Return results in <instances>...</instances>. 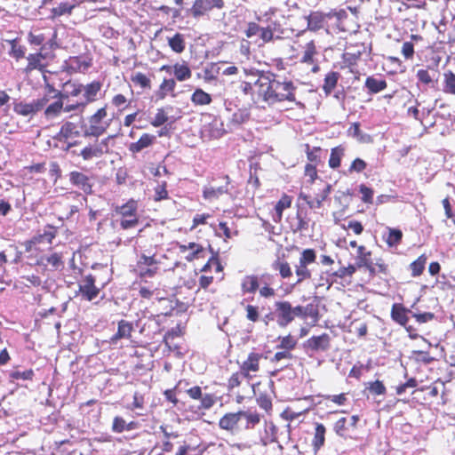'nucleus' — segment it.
<instances>
[{
  "instance_id": "obj_45",
  "label": "nucleus",
  "mask_w": 455,
  "mask_h": 455,
  "mask_svg": "<svg viewBox=\"0 0 455 455\" xmlns=\"http://www.w3.org/2000/svg\"><path fill=\"white\" fill-rule=\"evenodd\" d=\"M33 376H34V371L31 369L26 370L23 371L15 370V371H12L10 372V378L12 379L28 380V379H32Z\"/></svg>"
},
{
  "instance_id": "obj_21",
  "label": "nucleus",
  "mask_w": 455,
  "mask_h": 455,
  "mask_svg": "<svg viewBox=\"0 0 455 455\" xmlns=\"http://www.w3.org/2000/svg\"><path fill=\"white\" fill-rule=\"evenodd\" d=\"M325 432L326 428L323 424L317 423L315 425V435L312 441L315 451H318L324 444Z\"/></svg>"
},
{
  "instance_id": "obj_64",
  "label": "nucleus",
  "mask_w": 455,
  "mask_h": 455,
  "mask_svg": "<svg viewBox=\"0 0 455 455\" xmlns=\"http://www.w3.org/2000/svg\"><path fill=\"white\" fill-rule=\"evenodd\" d=\"M201 399V407L204 409H210L213 406L215 400L213 396L210 394H206L202 395Z\"/></svg>"
},
{
  "instance_id": "obj_57",
  "label": "nucleus",
  "mask_w": 455,
  "mask_h": 455,
  "mask_svg": "<svg viewBox=\"0 0 455 455\" xmlns=\"http://www.w3.org/2000/svg\"><path fill=\"white\" fill-rule=\"evenodd\" d=\"M305 175L309 178L308 181L313 183L318 178L315 165L307 164L305 166Z\"/></svg>"
},
{
  "instance_id": "obj_51",
  "label": "nucleus",
  "mask_w": 455,
  "mask_h": 455,
  "mask_svg": "<svg viewBox=\"0 0 455 455\" xmlns=\"http://www.w3.org/2000/svg\"><path fill=\"white\" fill-rule=\"evenodd\" d=\"M126 428V421L119 416H116L113 419L112 431L114 433H122Z\"/></svg>"
},
{
  "instance_id": "obj_19",
  "label": "nucleus",
  "mask_w": 455,
  "mask_h": 455,
  "mask_svg": "<svg viewBox=\"0 0 455 455\" xmlns=\"http://www.w3.org/2000/svg\"><path fill=\"white\" fill-rule=\"evenodd\" d=\"M103 155H105L104 152L97 143L93 145H88L80 153V156L85 161L92 160V158H100Z\"/></svg>"
},
{
  "instance_id": "obj_30",
  "label": "nucleus",
  "mask_w": 455,
  "mask_h": 455,
  "mask_svg": "<svg viewBox=\"0 0 455 455\" xmlns=\"http://www.w3.org/2000/svg\"><path fill=\"white\" fill-rule=\"evenodd\" d=\"M136 202L133 200L129 201L128 203L116 207V212L122 215L124 218L126 217H134L136 214Z\"/></svg>"
},
{
  "instance_id": "obj_14",
  "label": "nucleus",
  "mask_w": 455,
  "mask_h": 455,
  "mask_svg": "<svg viewBox=\"0 0 455 455\" xmlns=\"http://www.w3.org/2000/svg\"><path fill=\"white\" fill-rule=\"evenodd\" d=\"M133 331L132 323L125 321L121 320L118 322V327L117 331L113 337L111 338V342L113 344H116L118 339H129L132 336V332Z\"/></svg>"
},
{
  "instance_id": "obj_28",
  "label": "nucleus",
  "mask_w": 455,
  "mask_h": 455,
  "mask_svg": "<svg viewBox=\"0 0 455 455\" xmlns=\"http://www.w3.org/2000/svg\"><path fill=\"white\" fill-rule=\"evenodd\" d=\"M191 101L195 105H208L212 102V97L202 89H196L191 96Z\"/></svg>"
},
{
  "instance_id": "obj_12",
  "label": "nucleus",
  "mask_w": 455,
  "mask_h": 455,
  "mask_svg": "<svg viewBox=\"0 0 455 455\" xmlns=\"http://www.w3.org/2000/svg\"><path fill=\"white\" fill-rule=\"evenodd\" d=\"M224 180H225V185H223V186H220L218 188H214V187L204 188V189L203 191V196H204V199H206V200L216 199V198H219L223 194H228V185H229V177L225 176Z\"/></svg>"
},
{
  "instance_id": "obj_35",
  "label": "nucleus",
  "mask_w": 455,
  "mask_h": 455,
  "mask_svg": "<svg viewBox=\"0 0 455 455\" xmlns=\"http://www.w3.org/2000/svg\"><path fill=\"white\" fill-rule=\"evenodd\" d=\"M76 7V4L69 3H60L57 7L52 8V13L53 16H62L65 14H71L73 9Z\"/></svg>"
},
{
  "instance_id": "obj_55",
  "label": "nucleus",
  "mask_w": 455,
  "mask_h": 455,
  "mask_svg": "<svg viewBox=\"0 0 455 455\" xmlns=\"http://www.w3.org/2000/svg\"><path fill=\"white\" fill-rule=\"evenodd\" d=\"M182 248L192 250V257L187 256L186 259L188 261L193 260L196 258H199V254L203 252L204 249L201 245L196 244L195 243H189L188 246H183Z\"/></svg>"
},
{
  "instance_id": "obj_23",
  "label": "nucleus",
  "mask_w": 455,
  "mask_h": 455,
  "mask_svg": "<svg viewBox=\"0 0 455 455\" xmlns=\"http://www.w3.org/2000/svg\"><path fill=\"white\" fill-rule=\"evenodd\" d=\"M212 9H213V6L210 4L209 0H196L191 8V13L196 18L204 15Z\"/></svg>"
},
{
  "instance_id": "obj_7",
  "label": "nucleus",
  "mask_w": 455,
  "mask_h": 455,
  "mask_svg": "<svg viewBox=\"0 0 455 455\" xmlns=\"http://www.w3.org/2000/svg\"><path fill=\"white\" fill-rule=\"evenodd\" d=\"M331 338L327 333H323L319 336H313L309 338L305 347L311 349L312 351H326L330 348Z\"/></svg>"
},
{
  "instance_id": "obj_63",
  "label": "nucleus",
  "mask_w": 455,
  "mask_h": 455,
  "mask_svg": "<svg viewBox=\"0 0 455 455\" xmlns=\"http://www.w3.org/2000/svg\"><path fill=\"white\" fill-rule=\"evenodd\" d=\"M260 30H261V27H259L257 23L250 22L248 24V28L245 30V35L247 37L250 38V37H252L253 36L258 35Z\"/></svg>"
},
{
  "instance_id": "obj_54",
  "label": "nucleus",
  "mask_w": 455,
  "mask_h": 455,
  "mask_svg": "<svg viewBox=\"0 0 455 455\" xmlns=\"http://www.w3.org/2000/svg\"><path fill=\"white\" fill-rule=\"evenodd\" d=\"M331 191V185L327 184L325 188L323 189L321 194L316 195L315 196V203H316V208H320L322 206V204L323 201L326 200V198L329 196Z\"/></svg>"
},
{
  "instance_id": "obj_26",
  "label": "nucleus",
  "mask_w": 455,
  "mask_h": 455,
  "mask_svg": "<svg viewBox=\"0 0 455 455\" xmlns=\"http://www.w3.org/2000/svg\"><path fill=\"white\" fill-rule=\"evenodd\" d=\"M168 44L173 52L181 53L185 50V37L176 33L172 37L168 38Z\"/></svg>"
},
{
  "instance_id": "obj_22",
  "label": "nucleus",
  "mask_w": 455,
  "mask_h": 455,
  "mask_svg": "<svg viewBox=\"0 0 455 455\" xmlns=\"http://www.w3.org/2000/svg\"><path fill=\"white\" fill-rule=\"evenodd\" d=\"M291 204V198L287 195H283L275 206V215L273 218L275 222H278L281 220L283 217V212L285 209L289 208Z\"/></svg>"
},
{
  "instance_id": "obj_31",
  "label": "nucleus",
  "mask_w": 455,
  "mask_h": 455,
  "mask_svg": "<svg viewBox=\"0 0 455 455\" xmlns=\"http://www.w3.org/2000/svg\"><path fill=\"white\" fill-rule=\"evenodd\" d=\"M63 108V100H57L50 104L44 110V116L48 119L58 116Z\"/></svg>"
},
{
  "instance_id": "obj_17",
  "label": "nucleus",
  "mask_w": 455,
  "mask_h": 455,
  "mask_svg": "<svg viewBox=\"0 0 455 455\" xmlns=\"http://www.w3.org/2000/svg\"><path fill=\"white\" fill-rule=\"evenodd\" d=\"M45 58V55L41 51L37 53L29 54L27 57L28 65L25 68L26 72H31L34 69H43L44 66L42 63V60Z\"/></svg>"
},
{
  "instance_id": "obj_8",
  "label": "nucleus",
  "mask_w": 455,
  "mask_h": 455,
  "mask_svg": "<svg viewBox=\"0 0 455 455\" xmlns=\"http://www.w3.org/2000/svg\"><path fill=\"white\" fill-rule=\"evenodd\" d=\"M260 358H261V355H259V354H257V353H250L249 354L247 360H245L240 367L241 373L244 378L250 379L251 371L257 372L259 371V362Z\"/></svg>"
},
{
  "instance_id": "obj_60",
  "label": "nucleus",
  "mask_w": 455,
  "mask_h": 455,
  "mask_svg": "<svg viewBox=\"0 0 455 455\" xmlns=\"http://www.w3.org/2000/svg\"><path fill=\"white\" fill-rule=\"evenodd\" d=\"M402 53L405 59H411L414 54L413 44L411 42H404L402 46Z\"/></svg>"
},
{
  "instance_id": "obj_32",
  "label": "nucleus",
  "mask_w": 455,
  "mask_h": 455,
  "mask_svg": "<svg viewBox=\"0 0 455 455\" xmlns=\"http://www.w3.org/2000/svg\"><path fill=\"white\" fill-rule=\"evenodd\" d=\"M316 53V49L314 41L308 42L305 45V51L302 56V62L311 64L314 62V55Z\"/></svg>"
},
{
  "instance_id": "obj_61",
  "label": "nucleus",
  "mask_w": 455,
  "mask_h": 455,
  "mask_svg": "<svg viewBox=\"0 0 455 455\" xmlns=\"http://www.w3.org/2000/svg\"><path fill=\"white\" fill-rule=\"evenodd\" d=\"M49 100H50L49 97L47 95H44V97H42L40 99L33 100L31 103L33 105V108H35V112L36 113V112L42 110L46 106Z\"/></svg>"
},
{
  "instance_id": "obj_47",
  "label": "nucleus",
  "mask_w": 455,
  "mask_h": 455,
  "mask_svg": "<svg viewBox=\"0 0 455 455\" xmlns=\"http://www.w3.org/2000/svg\"><path fill=\"white\" fill-rule=\"evenodd\" d=\"M367 167V164L365 163L364 160L361 159V158H355L349 169H348V172L349 173H353V172H362L365 168Z\"/></svg>"
},
{
  "instance_id": "obj_3",
  "label": "nucleus",
  "mask_w": 455,
  "mask_h": 455,
  "mask_svg": "<svg viewBox=\"0 0 455 455\" xmlns=\"http://www.w3.org/2000/svg\"><path fill=\"white\" fill-rule=\"evenodd\" d=\"M73 121H68L64 123L57 135V138L60 140L62 139L68 140L73 137H78L83 132L84 120L82 115L71 116Z\"/></svg>"
},
{
  "instance_id": "obj_49",
  "label": "nucleus",
  "mask_w": 455,
  "mask_h": 455,
  "mask_svg": "<svg viewBox=\"0 0 455 455\" xmlns=\"http://www.w3.org/2000/svg\"><path fill=\"white\" fill-rule=\"evenodd\" d=\"M361 52H345L343 53L342 59L347 66L351 67L356 64L357 60L360 59Z\"/></svg>"
},
{
  "instance_id": "obj_38",
  "label": "nucleus",
  "mask_w": 455,
  "mask_h": 455,
  "mask_svg": "<svg viewBox=\"0 0 455 455\" xmlns=\"http://www.w3.org/2000/svg\"><path fill=\"white\" fill-rule=\"evenodd\" d=\"M132 81L134 84L140 85L141 88H150V79L143 73L137 72L132 76Z\"/></svg>"
},
{
  "instance_id": "obj_10",
  "label": "nucleus",
  "mask_w": 455,
  "mask_h": 455,
  "mask_svg": "<svg viewBox=\"0 0 455 455\" xmlns=\"http://www.w3.org/2000/svg\"><path fill=\"white\" fill-rule=\"evenodd\" d=\"M243 415H244V411H243L227 413L220 419L219 426L221 429L233 432L239 420L243 418Z\"/></svg>"
},
{
  "instance_id": "obj_15",
  "label": "nucleus",
  "mask_w": 455,
  "mask_h": 455,
  "mask_svg": "<svg viewBox=\"0 0 455 455\" xmlns=\"http://www.w3.org/2000/svg\"><path fill=\"white\" fill-rule=\"evenodd\" d=\"M156 140V137L152 134L144 133L139 139L138 141L132 143L129 147V150L132 153H139L146 148H148Z\"/></svg>"
},
{
  "instance_id": "obj_58",
  "label": "nucleus",
  "mask_w": 455,
  "mask_h": 455,
  "mask_svg": "<svg viewBox=\"0 0 455 455\" xmlns=\"http://www.w3.org/2000/svg\"><path fill=\"white\" fill-rule=\"evenodd\" d=\"M360 193L363 195L362 200L364 203H371L372 202V196H373V191L371 188L366 187L365 185L362 184L360 186Z\"/></svg>"
},
{
  "instance_id": "obj_44",
  "label": "nucleus",
  "mask_w": 455,
  "mask_h": 455,
  "mask_svg": "<svg viewBox=\"0 0 455 455\" xmlns=\"http://www.w3.org/2000/svg\"><path fill=\"white\" fill-rule=\"evenodd\" d=\"M316 259L315 251L313 249H306L302 251L299 262L306 265L314 263Z\"/></svg>"
},
{
  "instance_id": "obj_2",
  "label": "nucleus",
  "mask_w": 455,
  "mask_h": 455,
  "mask_svg": "<svg viewBox=\"0 0 455 455\" xmlns=\"http://www.w3.org/2000/svg\"><path fill=\"white\" fill-rule=\"evenodd\" d=\"M107 116L106 108H101L98 109V111L91 116L88 119L89 125L84 124V137H100L102 135L108 126L101 124V121L103 118Z\"/></svg>"
},
{
  "instance_id": "obj_1",
  "label": "nucleus",
  "mask_w": 455,
  "mask_h": 455,
  "mask_svg": "<svg viewBox=\"0 0 455 455\" xmlns=\"http://www.w3.org/2000/svg\"><path fill=\"white\" fill-rule=\"evenodd\" d=\"M255 85L258 86L259 97L268 106L289 101L294 102L299 108L303 107V104L295 98L297 87L287 78H282L271 72H260Z\"/></svg>"
},
{
  "instance_id": "obj_43",
  "label": "nucleus",
  "mask_w": 455,
  "mask_h": 455,
  "mask_svg": "<svg viewBox=\"0 0 455 455\" xmlns=\"http://www.w3.org/2000/svg\"><path fill=\"white\" fill-rule=\"evenodd\" d=\"M305 147L308 161L311 163L317 164L320 161L319 154L322 149L319 147H314L311 148L308 144H306Z\"/></svg>"
},
{
  "instance_id": "obj_50",
  "label": "nucleus",
  "mask_w": 455,
  "mask_h": 455,
  "mask_svg": "<svg viewBox=\"0 0 455 455\" xmlns=\"http://www.w3.org/2000/svg\"><path fill=\"white\" fill-rule=\"evenodd\" d=\"M368 389L371 393L377 395H384L386 393V387L384 384L379 380L371 382Z\"/></svg>"
},
{
  "instance_id": "obj_20",
  "label": "nucleus",
  "mask_w": 455,
  "mask_h": 455,
  "mask_svg": "<svg viewBox=\"0 0 455 455\" xmlns=\"http://www.w3.org/2000/svg\"><path fill=\"white\" fill-rule=\"evenodd\" d=\"M259 280L256 275H246L241 283L243 293H254L259 289Z\"/></svg>"
},
{
  "instance_id": "obj_4",
  "label": "nucleus",
  "mask_w": 455,
  "mask_h": 455,
  "mask_svg": "<svg viewBox=\"0 0 455 455\" xmlns=\"http://www.w3.org/2000/svg\"><path fill=\"white\" fill-rule=\"evenodd\" d=\"M327 18H331V13H324L320 11L310 12L308 15L305 16L307 21V28L299 31L297 36L304 34L307 30L316 32L322 29Z\"/></svg>"
},
{
  "instance_id": "obj_11",
  "label": "nucleus",
  "mask_w": 455,
  "mask_h": 455,
  "mask_svg": "<svg viewBox=\"0 0 455 455\" xmlns=\"http://www.w3.org/2000/svg\"><path fill=\"white\" fill-rule=\"evenodd\" d=\"M101 89V84L99 81H93L87 85H84L83 90V100L80 101V105H88L97 100V94Z\"/></svg>"
},
{
  "instance_id": "obj_9",
  "label": "nucleus",
  "mask_w": 455,
  "mask_h": 455,
  "mask_svg": "<svg viewBox=\"0 0 455 455\" xmlns=\"http://www.w3.org/2000/svg\"><path fill=\"white\" fill-rule=\"evenodd\" d=\"M69 180L74 186L82 189L85 194H92V185L90 182L89 177L85 174L76 171L71 172Z\"/></svg>"
},
{
  "instance_id": "obj_53",
  "label": "nucleus",
  "mask_w": 455,
  "mask_h": 455,
  "mask_svg": "<svg viewBox=\"0 0 455 455\" xmlns=\"http://www.w3.org/2000/svg\"><path fill=\"white\" fill-rule=\"evenodd\" d=\"M356 270V267L353 265H349L348 267H341L339 270L333 273V275L344 278L346 276H351Z\"/></svg>"
},
{
  "instance_id": "obj_27",
  "label": "nucleus",
  "mask_w": 455,
  "mask_h": 455,
  "mask_svg": "<svg viewBox=\"0 0 455 455\" xmlns=\"http://www.w3.org/2000/svg\"><path fill=\"white\" fill-rule=\"evenodd\" d=\"M365 86L371 93H378L387 87V83L382 79H376L374 77H368L365 81Z\"/></svg>"
},
{
  "instance_id": "obj_56",
  "label": "nucleus",
  "mask_w": 455,
  "mask_h": 455,
  "mask_svg": "<svg viewBox=\"0 0 455 455\" xmlns=\"http://www.w3.org/2000/svg\"><path fill=\"white\" fill-rule=\"evenodd\" d=\"M297 344L296 339L291 335L285 336L281 339V343L279 347L285 348L287 350H291L295 347Z\"/></svg>"
},
{
  "instance_id": "obj_59",
  "label": "nucleus",
  "mask_w": 455,
  "mask_h": 455,
  "mask_svg": "<svg viewBox=\"0 0 455 455\" xmlns=\"http://www.w3.org/2000/svg\"><path fill=\"white\" fill-rule=\"evenodd\" d=\"M298 226L296 231H306L308 228V220L306 216L302 214V212L298 211L297 212Z\"/></svg>"
},
{
  "instance_id": "obj_36",
  "label": "nucleus",
  "mask_w": 455,
  "mask_h": 455,
  "mask_svg": "<svg viewBox=\"0 0 455 455\" xmlns=\"http://www.w3.org/2000/svg\"><path fill=\"white\" fill-rule=\"evenodd\" d=\"M176 83L173 79H164L160 85V90L157 92V97L164 100L167 92H172L175 88Z\"/></svg>"
},
{
  "instance_id": "obj_29",
  "label": "nucleus",
  "mask_w": 455,
  "mask_h": 455,
  "mask_svg": "<svg viewBox=\"0 0 455 455\" xmlns=\"http://www.w3.org/2000/svg\"><path fill=\"white\" fill-rule=\"evenodd\" d=\"M173 74L177 80L185 81L191 77V70L186 64H175L173 66Z\"/></svg>"
},
{
  "instance_id": "obj_37",
  "label": "nucleus",
  "mask_w": 455,
  "mask_h": 455,
  "mask_svg": "<svg viewBox=\"0 0 455 455\" xmlns=\"http://www.w3.org/2000/svg\"><path fill=\"white\" fill-rule=\"evenodd\" d=\"M273 268L275 270H278L280 275L283 278H288L292 275L291 267L288 262H282L280 260H276L273 263Z\"/></svg>"
},
{
  "instance_id": "obj_34",
  "label": "nucleus",
  "mask_w": 455,
  "mask_h": 455,
  "mask_svg": "<svg viewBox=\"0 0 455 455\" xmlns=\"http://www.w3.org/2000/svg\"><path fill=\"white\" fill-rule=\"evenodd\" d=\"M426 262L427 258L424 255H421L410 265L411 274L413 276H419V275L422 274L425 268Z\"/></svg>"
},
{
  "instance_id": "obj_24",
  "label": "nucleus",
  "mask_w": 455,
  "mask_h": 455,
  "mask_svg": "<svg viewBox=\"0 0 455 455\" xmlns=\"http://www.w3.org/2000/svg\"><path fill=\"white\" fill-rule=\"evenodd\" d=\"M339 77H340L339 73L334 72V71L329 72L325 76L323 84V90L324 91V92L326 94L331 93L333 89L336 87Z\"/></svg>"
},
{
  "instance_id": "obj_33",
  "label": "nucleus",
  "mask_w": 455,
  "mask_h": 455,
  "mask_svg": "<svg viewBox=\"0 0 455 455\" xmlns=\"http://www.w3.org/2000/svg\"><path fill=\"white\" fill-rule=\"evenodd\" d=\"M443 92L455 95V75L451 71L444 73Z\"/></svg>"
},
{
  "instance_id": "obj_25",
  "label": "nucleus",
  "mask_w": 455,
  "mask_h": 455,
  "mask_svg": "<svg viewBox=\"0 0 455 455\" xmlns=\"http://www.w3.org/2000/svg\"><path fill=\"white\" fill-rule=\"evenodd\" d=\"M345 155V148L341 145L333 148L331 151V156L329 159V166L331 169H337L340 166L341 158Z\"/></svg>"
},
{
  "instance_id": "obj_5",
  "label": "nucleus",
  "mask_w": 455,
  "mask_h": 455,
  "mask_svg": "<svg viewBox=\"0 0 455 455\" xmlns=\"http://www.w3.org/2000/svg\"><path fill=\"white\" fill-rule=\"evenodd\" d=\"M275 306L277 323L279 326L285 327L293 321L291 315V304L290 302L277 301Z\"/></svg>"
},
{
  "instance_id": "obj_46",
  "label": "nucleus",
  "mask_w": 455,
  "mask_h": 455,
  "mask_svg": "<svg viewBox=\"0 0 455 455\" xmlns=\"http://www.w3.org/2000/svg\"><path fill=\"white\" fill-rule=\"evenodd\" d=\"M43 259H45L46 262L55 269H59L63 267L61 255L57 252L52 253L50 256L44 257Z\"/></svg>"
},
{
  "instance_id": "obj_62",
  "label": "nucleus",
  "mask_w": 455,
  "mask_h": 455,
  "mask_svg": "<svg viewBox=\"0 0 455 455\" xmlns=\"http://www.w3.org/2000/svg\"><path fill=\"white\" fill-rule=\"evenodd\" d=\"M246 317L248 320L251 322H256L259 319V312L258 308L252 305H247L246 306Z\"/></svg>"
},
{
  "instance_id": "obj_41",
  "label": "nucleus",
  "mask_w": 455,
  "mask_h": 455,
  "mask_svg": "<svg viewBox=\"0 0 455 455\" xmlns=\"http://www.w3.org/2000/svg\"><path fill=\"white\" fill-rule=\"evenodd\" d=\"M417 78L419 81L425 84H431V87H434L435 85V80L434 76H435V72H433V75H431L428 70L426 69H419L417 71Z\"/></svg>"
},
{
  "instance_id": "obj_39",
  "label": "nucleus",
  "mask_w": 455,
  "mask_h": 455,
  "mask_svg": "<svg viewBox=\"0 0 455 455\" xmlns=\"http://www.w3.org/2000/svg\"><path fill=\"white\" fill-rule=\"evenodd\" d=\"M402 236L403 233L400 229L388 228V235L386 242L389 246H395L400 243Z\"/></svg>"
},
{
  "instance_id": "obj_52",
  "label": "nucleus",
  "mask_w": 455,
  "mask_h": 455,
  "mask_svg": "<svg viewBox=\"0 0 455 455\" xmlns=\"http://www.w3.org/2000/svg\"><path fill=\"white\" fill-rule=\"evenodd\" d=\"M28 40L30 44L43 46L44 42L45 41V36L43 33L35 34L33 32H29L28 35Z\"/></svg>"
},
{
  "instance_id": "obj_42",
  "label": "nucleus",
  "mask_w": 455,
  "mask_h": 455,
  "mask_svg": "<svg viewBox=\"0 0 455 455\" xmlns=\"http://www.w3.org/2000/svg\"><path fill=\"white\" fill-rule=\"evenodd\" d=\"M296 275L298 276L297 283H301L305 279L311 278V272L307 268V265L302 264L299 262V264L296 266Z\"/></svg>"
},
{
  "instance_id": "obj_18",
  "label": "nucleus",
  "mask_w": 455,
  "mask_h": 455,
  "mask_svg": "<svg viewBox=\"0 0 455 455\" xmlns=\"http://www.w3.org/2000/svg\"><path fill=\"white\" fill-rule=\"evenodd\" d=\"M357 267H365L370 270V272L373 273L374 268L372 267V262L370 260L371 252L366 251V249L363 245H360L357 248Z\"/></svg>"
},
{
  "instance_id": "obj_13",
  "label": "nucleus",
  "mask_w": 455,
  "mask_h": 455,
  "mask_svg": "<svg viewBox=\"0 0 455 455\" xmlns=\"http://www.w3.org/2000/svg\"><path fill=\"white\" fill-rule=\"evenodd\" d=\"M83 84L68 81L63 84V92H58L57 96L60 97V100L68 99L69 96L77 97L83 92Z\"/></svg>"
},
{
  "instance_id": "obj_16",
  "label": "nucleus",
  "mask_w": 455,
  "mask_h": 455,
  "mask_svg": "<svg viewBox=\"0 0 455 455\" xmlns=\"http://www.w3.org/2000/svg\"><path fill=\"white\" fill-rule=\"evenodd\" d=\"M408 310L401 304H394L391 309L392 319L403 326H406L409 320L407 316Z\"/></svg>"
},
{
  "instance_id": "obj_6",
  "label": "nucleus",
  "mask_w": 455,
  "mask_h": 455,
  "mask_svg": "<svg viewBox=\"0 0 455 455\" xmlns=\"http://www.w3.org/2000/svg\"><path fill=\"white\" fill-rule=\"evenodd\" d=\"M79 291L88 301L92 300L98 296L100 290L95 286V278L92 275L85 276L84 283L79 285Z\"/></svg>"
},
{
  "instance_id": "obj_40",
  "label": "nucleus",
  "mask_w": 455,
  "mask_h": 455,
  "mask_svg": "<svg viewBox=\"0 0 455 455\" xmlns=\"http://www.w3.org/2000/svg\"><path fill=\"white\" fill-rule=\"evenodd\" d=\"M14 111L21 115L23 116H28L29 115L35 114V108H33L32 103H23L20 102L14 106Z\"/></svg>"
},
{
  "instance_id": "obj_48",
  "label": "nucleus",
  "mask_w": 455,
  "mask_h": 455,
  "mask_svg": "<svg viewBox=\"0 0 455 455\" xmlns=\"http://www.w3.org/2000/svg\"><path fill=\"white\" fill-rule=\"evenodd\" d=\"M168 117L163 108H158L157 112L151 122V124L155 127H159L167 122Z\"/></svg>"
}]
</instances>
